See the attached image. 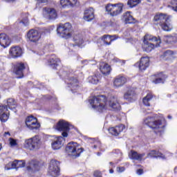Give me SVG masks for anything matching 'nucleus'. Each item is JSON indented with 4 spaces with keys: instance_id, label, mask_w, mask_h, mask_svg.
<instances>
[{
    "instance_id": "obj_48",
    "label": "nucleus",
    "mask_w": 177,
    "mask_h": 177,
    "mask_svg": "<svg viewBox=\"0 0 177 177\" xmlns=\"http://www.w3.org/2000/svg\"><path fill=\"white\" fill-rule=\"evenodd\" d=\"M137 174L138 175H142L143 174V169H137Z\"/></svg>"
},
{
    "instance_id": "obj_10",
    "label": "nucleus",
    "mask_w": 177,
    "mask_h": 177,
    "mask_svg": "<svg viewBox=\"0 0 177 177\" xmlns=\"http://www.w3.org/2000/svg\"><path fill=\"white\" fill-rule=\"evenodd\" d=\"M41 145H42L41 137L36 135L32 138L26 140L24 146L26 149H28L29 150H35V149H39V146H41Z\"/></svg>"
},
{
    "instance_id": "obj_41",
    "label": "nucleus",
    "mask_w": 177,
    "mask_h": 177,
    "mask_svg": "<svg viewBox=\"0 0 177 177\" xmlns=\"http://www.w3.org/2000/svg\"><path fill=\"white\" fill-rule=\"evenodd\" d=\"M174 55H175V52L171 50H167L163 53V56L165 57H167V56H174Z\"/></svg>"
},
{
    "instance_id": "obj_22",
    "label": "nucleus",
    "mask_w": 177,
    "mask_h": 177,
    "mask_svg": "<svg viewBox=\"0 0 177 177\" xmlns=\"http://www.w3.org/2000/svg\"><path fill=\"white\" fill-rule=\"evenodd\" d=\"M48 64L53 70H57L59 64L60 63V59L57 58L55 54L51 55L50 59L47 61Z\"/></svg>"
},
{
    "instance_id": "obj_51",
    "label": "nucleus",
    "mask_w": 177,
    "mask_h": 177,
    "mask_svg": "<svg viewBox=\"0 0 177 177\" xmlns=\"http://www.w3.org/2000/svg\"><path fill=\"white\" fill-rule=\"evenodd\" d=\"M39 3H46L48 2V0H37Z\"/></svg>"
},
{
    "instance_id": "obj_33",
    "label": "nucleus",
    "mask_w": 177,
    "mask_h": 177,
    "mask_svg": "<svg viewBox=\"0 0 177 177\" xmlns=\"http://www.w3.org/2000/svg\"><path fill=\"white\" fill-rule=\"evenodd\" d=\"M100 80H102V75L98 73L88 77V82L90 84H93L94 85L99 84Z\"/></svg>"
},
{
    "instance_id": "obj_8",
    "label": "nucleus",
    "mask_w": 177,
    "mask_h": 177,
    "mask_svg": "<svg viewBox=\"0 0 177 177\" xmlns=\"http://www.w3.org/2000/svg\"><path fill=\"white\" fill-rule=\"evenodd\" d=\"M124 6V3H122L113 4L109 3L105 6V10L111 17H117V16H120L122 13Z\"/></svg>"
},
{
    "instance_id": "obj_42",
    "label": "nucleus",
    "mask_w": 177,
    "mask_h": 177,
    "mask_svg": "<svg viewBox=\"0 0 177 177\" xmlns=\"http://www.w3.org/2000/svg\"><path fill=\"white\" fill-rule=\"evenodd\" d=\"M60 5L62 6V8L70 7L68 4V0H60Z\"/></svg>"
},
{
    "instance_id": "obj_26",
    "label": "nucleus",
    "mask_w": 177,
    "mask_h": 177,
    "mask_svg": "<svg viewBox=\"0 0 177 177\" xmlns=\"http://www.w3.org/2000/svg\"><path fill=\"white\" fill-rule=\"evenodd\" d=\"M125 129V125L120 124L114 127H111L108 129L109 133L113 135V136H118L122 131Z\"/></svg>"
},
{
    "instance_id": "obj_31",
    "label": "nucleus",
    "mask_w": 177,
    "mask_h": 177,
    "mask_svg": "<svg viewBox=\"0 0 177 177\" xmlns=\"http://www.w3.org/2000/svg\"><path fill=\"white\" fill-rule=\"evenodd\" d=\"M95 19V14L93 12V8H90L84 11V19L86 21H91Z\"/></svg>"
},
{
    "instance_id": "obj_23",
    "label": "nucleus",
    "mask_w": 177,
    "mask_h": 177,
    "mask_svg": "<svg viewBox=\"0 0 177 177\" xmlns=\"http://www.w3.org/2000/svg\"><path fill=\"white\" fill-rule=\"evenodd\" d=\"M8 111V106L0 104V121L1 122H6L9 120V114L6 113Z\"/></svg>"
},
{
    "instance_id": "obj_14",
    "label": "nucleus",
    "mask_w": 177,
    "mask_h": 177,
    "mask_svg": "<svg viewBox=\"0 0 177 177\" xmlns=\"http://www.w3.org/2000/svg\"><path fill=\"white\" fill-rule=\"evenodd\" d=\"M25 124L28 129L34 131V129H39L41 124L38 122V119L33 115L28 116L25 120Z\"/></svg>"
},
{
    "instance_id": "obj_58",
    "label": "nucleus",
    "mask_w": 177,
    "mask_h": 177,
    "mask_svg": "<svg viewBox=\"0 0 177 177\" xmlns=\"http://www.w3.org/2000/svg\"><path fill=\"white\" fill-rule=\"evenodd\" d=\"M171 118H172V116H170V120H171Z\"/></svg>"
},
{
    "instance_id": "obj_40",
    "label": "nucleus",
    "mask_w": 177,
    "mask_h": 177,
    "mask_svg": "<svg viewBox=\"0 0 177 177\" xmlns=\"http://www.w3.org/2000/svg\"><path fill=\"white\" fill-rule=\"evenodd\" d=\"M158 151L151 150L149 153H147L148 158H157V154Z\"/></svg>"
},
{
    "instance_id": "obj_17",
    "label": "nucleus",
    "mask_w": 177,
    "mask_h": 177,
    "mask_svg": "<svg viewBox=\"0 0 177 177\" xmlns=\"http://www.w3.org/2000/svg\"><path fill=\"white\" fill-rule=\"evenodd\" d=\"M123 99L129 103H133L138 100V93L133 89H129L123 95Z\"/></svg>"
},
{
    "instance_id": "obj_13",
    "label": "nucleus",
    "mask_w": 177,
    "mask_h": 177,
    "mask_svg": "<svg viewBox=\"0 0 177 177\" xmlns=\"http://www.w3.org/2000/svg\"><path fill=\"white\" fill-rule=\"evenodd\" d=\"M49 174L51 176L57 177L60 176V162L53 159L50 162Z\"/></svg>"
},
{
    "instance_id": "obj_1",
    "label": "nucleus",
    "mask_w": 177,
    "mask_h": 177,
    "mask_svg": "<svg viewBox=\"0 0 177 177\" xmlns=\"http://www.w3.org/2000/svg\"><path fill=\"white\" fill-rule=\"evenodd\" d=\"M153 23L157 27H160L163 31H172L174 30L171 15L166 13H156L153 17Z\"/></svg>"
},
{
    "instance_id": "obj_2",
    "label": "nucleus",
    "mask_w": 177,
    "mask_h": 177,
    "mask_svg": "<svg viewBox=\"0 0 177 177\" xmlns=\"http://www.w3.org/2000/svg\"><path fill=\"white\" fill-rule=\"evenodd\" d=\"M144 124L153 131L156 135H158V136H162V133H164V128H165V126H162V120L160 119L156 120V118L149 116L144 120Z\"/></svg>"
},
{
    "instance_id": "obj_24",
    "label": "nucleus",
    "mask_w": 177,
    "mask_h": 177,
    "mask_svg": "<svg viewBox=\"0 0 177 177\" xmlns=\"http://www.w3.org/2000/svg\"><path fill=\"white\" fill-rule=\"evenodd\" d=\"M118 37L117 35H104L101 37V40L104 42V44L106 46H109V45H111V42L113 41H115Z\"/></svg>"
},
{
    "instance_id": "obj_53",
    "label": "nucleus",
    "mask_w": 177,
    "mask_h": 177,
    "mask_svg": "<svg viewBox=\"0 0 177 177\" xmlns=\"http://www.w3.org/2000/svg\"><path fill=\"white\" fill-rule=\"evenodd\" d=\"M109 174H114V169H109Z\"/></svg>"
},
{
    "instance_id": "obj_52",
    "label": "nucleus",
    "mask_w": 177,
    "mask_h": 177,
    "mask_svg": "<svg viewBox=\"0 0 177 177\" xmlns=\"http://www.w3.org/2000/svg\"><path fill=\"white\" fill-rule=\"evenodd\" d=\"M7 135H8V136H10V133L9 131L5 132L4 136H6Z\"/></svg>"
},
{
    "instance_id": "obj_34",
    "label": "nucleus",
    "mask_w": 177,
    "mask_h": 177,
    "mask_svg": "<svg viewBox=\"0 0 177 177\" xmlns=\"http://www.w3.org/2000/svg\"><path fill=\"white\" fill-rule=\"evenodd\" d=\"M100 70L103 75H109L111 73V66L109 64H102L100 66Z\"/></svg>"
},
{
    "instance_id": "obj_39",
    "label": "nucleus",
    "mask_w": 177,
    "mask_h": 177,
    "mask_svg": "<svg viewBox=\"0 0 177 177\" xmlns=\"http://www.w3.org/2000/svg\"><path fill=\"white\" fill-rule=\"evenodd\" d=\"M142 3V0H128L127 5L129 8H136L138 5Z\"/></svg>"
},
{
    "instance_id": "obj_12",
    "label": "nucleus",
    "mask_w": 177,
    "mask_h": 177,
    "mask_svg": "<svg viewBox=\"0 0 177 177\" xmlns=\"http://www.w3.org/2000/svg\"><path fill=\"white\" fill-rule=\"evenodd\" d=\"M134 67H138L140 73H145L150 67V57H142L139 62L134 64Z\"/></svg>"
},
{
    "instance_id": "obj_20",
    "label": "nucleus",
    "mask_w": 177,
    "mask_h": 177,
    "mask_svg": "<svg viewBox=\"0 0 177 177\" xmlns=\"http://www.w3.org/2000/svg\"><path fill=\"white\" fill-rule=\"evenodd\" d=\"M122 20L124 21V24H136L138 20L131 15L130 11H127L122 16Z\"/></svg>"
},
{
    "instance_id": "obj_38",
    "label": "nucleus",
    "mask_w": 177,
    "mask_h": 177,
    "mask_svg": "<svg viewBox=\"0 0 177 177\" xmlns=\"http://www.w3.org/2000/svg\"><path fill=\"white\" fill-rule=\"evenodd\" d=\"M164 41L166 44H174L176 42V37L172 35H166L164 37Z\"/></svg>"
},
{
    "instance_id": "obj_9",
    "label": "nucleus",
    "mask_w": 177,
    "mask_h": 177,
    "mask_svg": "<svg viewBox=\"0 0 177 177\" xmlns=\"http://www.w3.org/2000/svg\"><path fill=\"white\" fill-rule=\"evenodd\" d=\"M73 26L70 23L60 24L57 28V32L61 38H71Z\"/></svg>"
},
{
    "instance_id": "obj_25",
    "label": "nucleus",
    "mask_w": 177,
    "mask_h": 177,
    "mask_svg": "<svg viewBox=\"0 0 177 177\" xmlns=\"http://www.w3.org/2000/svg\"><path fill=\"white\" fill-rule=\"evenodd\" d=\"M127 77L120 75L115 77L113 81V85L115 88H120V86H123L127 84Z\"/></svg>"
},
{
    "instance_id": "obj_46",
    "label": "nucleus",
    "mask_w": 177,
    "mask_h": 177,
    "mask_svg": "<svg viewBox=\"0 0 177 177\" xmlns=\"http://www.w3.org/2000/svg\"><path fill=\"white\" fill-rule=\"evenodd\" d=\"M93 176L94 177H103L102 176V171H97V170L94 171Z\"/></svg>"
},
{
    "instance_id": "obj_54",
    "label": "nucleus",
    "mask_w": 177,
    "mask_h": 177,
    "mask_svg": "<svg viewBox=\"0 0 177 177\" xmlns=\"http://www.w3.org/2000/svg\"><path fill=\"white\" fill-rule=\"evenodd\" d=\"M109 164H110V165H112V167H113V168H115V166H114V163L113 162H110Z\"/></svg>"
},
{
    "instance_id": "obj_35",
    "label": "nucleus",
    "mask_w": 177,
    "mask_h": 177,
    "mask_svg": "<svg viewBox=\"0 0 177 177\" xmlns=\"http://www.w3.org/2000/svg\"><path fill=\"white\" fill-rule=\"evenodd\" d=\"M7 103V108L10 109V110H13L15 113H16V107L17 105L16 104V100L13 98H8L6 101Z\"/></svg>"
},
{
    "instance_id": "obj_11",
    "label": "nucleus",
    "mask_w": 177,
    "mask_h": 177,
    "mask_svg": "<svg viewBox=\"0 0 177 177\" xmlns=\"http://www.w3.org/2000/svg\"><path fill=\"white\" fill-rule=\"evenodd\" d=\"M55 129L59 132H62L63 138L68 136L70 132V123L64 120H60L55 125Z\"/></svg>"
},
{
    "instance_id": "obj_16",
    "label": "nucleus",
    "mask_w": 177,
    "mask_h": 177,
    "mask_svg": "<svg viewBox=\"0 0 177 177\" xmlns=\"http://www.w3.org/2000/svg\"><path fill=\"white\" fill-rule=\"evenodd\" d=\"M26 35L30 42H32L33 44H37L41 39V32L35 29H30Z\"/></svg>"
},
{
    "instance_id": "obj_30",
    "label": "nucleus",
    "mask_w": 177,
    "mask_h": 177,
    "mask_svg": "<svg viewBox=\"0 0 177 177\" xmlns=\"http://www.w3.org/2000/svg\"><path fill=\"white\" fill-rule=\"evenodd\" d=\"M29 166L32 171L38 172V171H41V168H42L44 165L37 160H32L29 162Z\"/></svg>"
},
{
    "instance_id": "obj_37",
    "label": "nucleus",
    "mask_w": 177,
    "mask_h": 177,
    "mask_svg": "<svg viewBox=\"0 0 177 177\" xmlns=\"http://www.w3.org/2000/svg\"><path fill=\"white\" fill-rule=\"evenodd\" d=\"M73 41L75 42L76 46H81V45L84 44V38H82V35L80 34L75 35L73 36Z\"/></svg>"
},
{
    "instance_id": "obj_4",
    "label": "nucleus",
    "mask_w": 177,
    "mask_h": 177,
    "mask_svg": "<svg viewBox=\"0 0 177 177\" xmlns=\"http://www.w3.org/2000/svg\"><path fill=\"white\" fill-rule=\"evenodd\" d=\"M88 102L93 109L99 113H103L107 110V97L106 95L93 96Z\"/></svg>"
},
{
    "instance_id": "obj_55",
    "label": "nucleus",
    "mask_w": 177,
    "mask_h": 177,
    "mask_svg": "<svg viewBox=\"0 0 177 177\" xmlns=\"http://www.w3.org/2000/svg\"><path fill=\"white\" fill-rule=\"evenodd\" d=\"M6 2H15L16 0H5Z\"/></svg>"
},
{
    "instance_id": "obj_32",
    "label": "nucleus",
    "mask_w": 177,
    "mask_h": 177,
    "mask_svg": "<svg viewBox=\"0 0 177 177\" xmlns=\"http://www.w3.org/2000/svg\"><path fill=\"white\" fill-rule=\"evenodd\" d=\"M51 146L53 150H59L63 146V137H58L56 140L52 142Z\"/></svg>"
},
{
    "instance_id": "obj_47",
    "label": "nucleus",
    "mask_w": 177,
    "mask_h": 177,
    "mask_svg": "<svg viewBox=\"0 0 177 177\" xmlns=\"http://www.w3.org/2000/svg\"><path fill=\"white\" fill-rule=\"evenodd\" d=\"M158 157L159 158H162V160H165V155H164L163 153H160L159 151H158L157 158H158Z\"/></svg>"
},
{
    "instance_id": "obj_56",
    "label": "nucleus",
    "mask_w": 177,
    "mask_h": 177,
    "mask_svg": "<svg viewBox=\"0 0 177 177\" xmlns=\"http://www.w3.org/2000/svg\"><path fill=\"white\" fill-rule=\"evenodd\" d=\"M2 150V145L0 143V151Z\"/></svg>"
},
{
    "instance_id": "obj_36",
    "label": "nucleus",
    "mask_w": 177,
    "mask_h": 177,
    "mask_svg": "<svg viewBox=\"0 0 177 177\" xmlns=\"http://www.w3.org/2000/svg\"><path fill=\"white\" fill-rule=\"evenodd\" d=\"M12 168L19 169V168H24L26 167V162L24 160H15L11 165Z\"/></svg>"
},
{
    "instance_id": "obj_44",
    "label": "nucleus",
    "mask_w": 177,
    "mask_h": 177,
    "mask_svg": "<svg viewBox=\"0 0 177 177\" xmlns=\"http://www.w3.org/2000/svg\"><path fill=\"white\" fill-rule=\"evenodd\" d=\"M19 23H21L22 24H24V26H28V24H30V22L28 21V17H26L25 19H23L21 21H20Z\"/></svg>"
},
{
    "instance_id": "obj_57",
    "label": "nucleus",
    "mask_w": 177,
    "mask_h": 177,
    "mask_svg": "<svg viewBox=\"0 0 177 177\" xmlns=\"http://www.w3.org/2000/svg\"><path fill=\"white\" fill-rule=\"evenodd\" d=\"M123 64H125V62L124 61H123Z\"/></svg>"
},
{
    "instance_id": "obj_29",
    "label": "nucleus",
    "mask_w": 177,
    "mask_h": 177,
    "mask_svg": "<svg viewBox=\"0 0 177 177\" xmlns=\"http://www.w3.org/2000/svg\"><path fill=\"white\" fill-rule=\"evenodd\" d=\"M44 12H46V15L48 16L50 20H55L57 19V12L55 8H44Z\"/></svg>"
},
{
    "instance_id": "obj_18",
    "label": "nucleus",
    "mask_w": 177,
    "mask_h": 177,
    "mask_svg": "<svg viewBox=\"0 0 177 177\" xmlns=\"http://www.w3.org/2000/svg\"><path fill=\"white\" fill-rule=\"evenodd\" d=\"M9 55L12 59H19L23 56V49L19 46H13L10 48Z\"/></svg>"
},
{
    "instance_id": "obj_7",
    "label": "nucleus",
    "mask_w": 177,
    "mask_h": 177,
    "mask_svg": "<svg viewBox=\"0 0 177 177\" xmlns=\"http://www.w3.org/2000/svg\"><path fill=\"white\" fill-rule=\"evenodd\" d=\"M30 67L27 62L17 61L12 64V73L17 75V78H24L26 71H29Z\"/></svg>"
},
{
    "instance_id": "obj_5",
    "label": "nucleus",
    "mask_w": 177,
    "mask_h": 177,
    "mask_svg": "<svg viewBox=\"0 0 177 177\" xmlns=\"http://www.w3.org/2000/svg\"><path fill=\"white\" fill-rule=\"evenodd\" d=\"M161 44V39H158L157 37H154L151 35H146L144 37V44H142V49L145 52H151L156 46H160Z\"/></svg>"
},
{
    "instance_id": "obj_45",
    "label": "nucleus",
    "mask_w": 177,
    "mask_h": 177,
    "mask_svg": "<svg viewBox=\"0 0 177 177\" xmlns=\"http://www.w3.org/2000/svg\"><path fill=\"white\" fill-rule=\"evenodd\" d=\"M10 146H17V141L13 138H10Z\"/></svg>"
},
{
    "instance_id": "obj_28",
    "label": "nucleus",
    "mask_w": 177,
    "mask_h": 177,
    "mask_svg": "<svg viewBox=\"0 0 177 177\" xmlns=\"http://www.w3.org/2000/svg\"><path fill=\"white\" fill-rule=\"evenodd\" d=\"M157 99V96L154 95V94L151 93H149L147 94L145 97L142 99V103L144 106H146L147 107H150L151 102L153 100Z\"/></svg>"
},
{
    "instance_id": "obj_15",
    "label": "nucleus",
    "mask_w": 177,
    "mask_h": 177,
    "mask_svg": "<svg viewBox=\"0 0 177 177\" xmlns=\"http://www.w3.org/2000/svg\"><path fill=\"white\" fill-rule=\"evenodd\" d=\"M152 82L156 85L158 84H165L167 78H168V75L165 74L164 72H158L151 75Z\"/></svg>"
},
{
    "instance_id": "obj_19",
    "label": "nucleus",
    "mask_w": 177,
    "mask_h": 177,
    "mask_svg": "<svg viewBox=\"0 0 177 177\" xmlns=\"http://www.w3.org/2000/svg\"><path fill=\"white\" fill-rule=\"evenodd\" d=\"M10 44H12V39H10L9 35L6 33H0V46L3 49H6V48L10 46Z\"/></svg>"
},
{
    "instance_id": "obj_43",
    "label": "nucleus",
    "mask_w": 177,
    "mask_h": 177,
    "mask_svg": "<svg viewBox=\"0 0 177 177\" xmlns=\"http://www.w3.org/2000/svg\"><path fill=\"white\" fill-rule=\"evenodd\" d=\"M68 2L70 8H74L77 5L78 0H68Z\"/></svg>"
},
{
    "instance_id": "obj_27",
    "label": "nucleus",
    "mask_w": 177,
    "mask_h": 177,
    "mask_svg": "<svg viewBox=\"0 0 177 177\" xmlns=\"http://www.w3.org/2000/svg\"><path fill=\"white\" fill-rule=\"evenodd\" d=\"M146 156V153H139L138 151L134 150H131L130 153H129V157L131 160H135L136 161H142L143 160V157Z\"/></svg>"
},
{
    "instance_id": "obj_49",
    "label": "nucleus",
    "mask_w": 177,
    "mask_h": 177,
    "mask_svg": "<svg viewBox=\"0 0 177 177\" xmlns=\"http://www.w3.org/2000/svg\"><path fill=\"white\" fill-rule=\"evenodd\" d=\"M100 146V142H97L92 146V149H97V147Z\"/></svg>"
},
{
    "instance_id": "obj_3",
    "label": "nucleus",
    "mask_w": 177,
    "mask_h": 177,
    "mask_svg": "<svg viewBox=\"0 0 177 177\" xmlns=\"http://www.w3.org/2000/svg\"><path fill=\"white\" fill-rule=\"evenodd\" d=\"M62 76L64 77L65 84L70 88L71 92L75 93L80 88V78L78 75H73L67 71H61Z\"/></svg>"
},
{
    "instance_id": "obj_6",
    "label": "nucleus",
    "mask_w": 177,
    "mask_h": 177,
    "mask_svg": "<svg viewBox=\"0 0 177 177\" xmlns=\"http://www.w3.org/2000/svg\"><path fill=\"white\" fill-rule=\"evenodd\" d=\"M84 148L81 147L80 144L74 142H68L65 148L66 154L73 160L78 158L81 156V153H84Z\"/></svg>"
},
{
    "instance_id": "obj_21",
    "label": "nucleus",
    "mask_w": 177,
    "mask_h": 177,
    "mask_svg": "<svg viewBox=\"0 0 177 177\" xmlns=\"http://www.w3.org/2000/svg\"><path fill=\"white\" fill-rule=\"evenodd\" d=\"M108 103L109 107H111L113 111H121V104H120V102H118L116 97H111Z\"/></svg>"
},
{
    "instance_id": "obj_50",
    "label": "nucleus",
    "mask_w": 177,
    "mask_h": 177,
    "mask_svg": "<svg viewBox=\"0 0 177 177\" xmlns=\"http://www.w3.org/2000/svg\"><path fill=\"white\" fill-rule=\"evenodd\" d=\"M118 169L119 171V172H123V171H125V168H124L123 167H118Z\"/></svg>"
}]
</instances>
